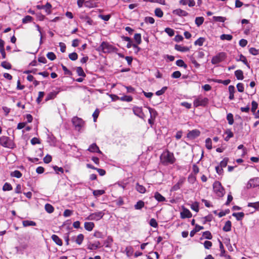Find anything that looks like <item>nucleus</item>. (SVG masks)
Segmentation results:
<instances>
[{
    "label": "nucleus",
    "instance_id": "nucleus-1",
    "mask_svg": "<svg viewBox=\"0 0 259 259\" xmlns=\"http://www.w3.org/2000/svg\"><path fill=\"white\" fill-rule=\"evenodd\" d=\"M161 163L164 165L172 164L176 161V158L173 153L168 150L164 151L160 156Z\"/></svg>",
    "mask_w": 259,
    "mask_h": 259
},
{
    "label": "nucleus",
    "instance_id": "nucleus-2",
    "mask_svg": "<svg viewBox=\"0 0 259 259\" xmlns=\"http://www.w3.org/2000/svg\"><path fill=\"white\" fill-rule=\"evenodd\" d=\"M99 50L102 51L104 53H110L114 52L116 48L107 42L103 41L100 45Z\"/></svg>",
    "mask_w": 259,
    "mask_h": 259
},
{
    "label": "nucleus",
    "instance_id": "nucleus-3",
    "mask_svg": "<svg viewBox=\"0 0 259 259\" xmlns=\"http://www.w3.org/2000/svg\"><path fill=\"white\" fill-rule=\"evenodd\" d=\"M213 189L214 193L219 197H223L225 194V190L222 186L221 183L215 181L213 184Z\"/></svg>",
    "mask_w": 259,
    "mask_h": 259
},
{
    "label": "nucleus",
    "instance_id": "nucleus-4",
    "mask_svg": "<svg viewBox=\"0 0 259 259\" xmlns=\"http://www.w3.org/2000/svg\"><path fill=\"white\" fill-rule=\"evenodd\" d=\"M72 122L76 130L80 131L84 126V121L78 117H73L72 119Z\"/></svg>",
    "mask_w": 259,
    "mask_h": 259
},
{
    "label": "nucleus",
    "instance_id": "nucleus-5",
    "mask_svg": "<svg viewBox=\"0 0 259 259\" xmlns=\"http://www.w3.org/2000/svg\"><path fill=\"white\" fill-rule=\"evenodd\" d=\"M208 102V99L207 98H202L201 97H198L197 99L194 100L193 104L195 107L198 106H205Z\"/></svg>",
    "mask_w": 259,
    "mask_h": 259
},
{
    "label": "nucleus",
    "instance_id": "nucleus-6",
    "mask_svg": "<svg viewBox=\"0 0 259 259\" xmlns=\"http://www.w3.org/2000/svg\"><path fill=\"white\" fill-rule=\"evenodd\" d=\"M104 215V213L102 211L92 213L86 218V220L98 221L101 219Z\"/></svg>",
    "mask_w": 259,
    "mask_h": 259
},
{
    "label": "nucleus",
    "instance_id": "nucleus-7",
    "mask_svg": "<svg viewBox=\"0 0 259 259\" xmlns=\"http://www.w3.org/2000/svg\"><path fill=\"white\" fill-rule=\"evenodd\" d=\"M226 57V54L225 53H220L216 56L212 57L211 59V63L213 64H217L222 61H223Z\"/></svg>",
    "mask_w": 259,
    "mask_h": 259
},
{
    "label": "nucleus",
    "instance_id": "nucleus-8",
    "mask_svg": "<svg viewBox=\"0 0 259 259\" xmlns=\"http://www.w3.org/2000/svg\"><path fill=\"white\" fill-rule=\"evenodd\" d=\"M259 187V178L257 177L250 179L246 185L247 188H253Z\"/></svg>",
    "mask_w": 259,
    "mask_h": 259
},
{
    "label": "nucleus",
    "instance_id": "nucleus-9",
    "mask_svg": "<svg viewBox=\"0 0 259 259\" xmlns=\"http://www.w3.org/2000/svg\"><path fill=\"white\" fill-rule=\"evenodd\" d=\"M0 144L6 148H11V143L10 138L8 137L2 136L0 138Z\"/></svg>",
    "mask_w": 259,
    "mask_h": 259
},
{
    "label": "nucleus",
    "instance_id": "nucleus-10",
    "mask_svg": "<svg viewBox=\"0 0 259 259\" xmlns=\"http://www.w3.org/2000/svg\"><path fill=\"white\" fill-rule=\"evenodd\" d=\"M133 111L134 113L139 117L142 119H144L145 117V114L143 112L142 107L138 106H134L133 108Z\"/></svg>",
    "mask_w": 259,
    "mask_h": 259
},
{
    "label": "nucleus",
    "instance_id": "nucleus-11",
    "mask_svg": "<svg viewBox=\"0 0 259 259\" xmlns=\"http://www.w3.org/2000/svg\"><path fill=\"white\" fill-rule=\"evenodd\" d=\"M255 85V83L254 81H251L249 84L246 83L247 87V92L246 93L248 95H252L255 92V90L254 89V87Z\"/></svg>",
    "mask_w": 259,
    "mask_h": 259
},
{
    "label": "nucleus",
    "instance_id": "nucleus-12",
    "mask_svg": "<svg viewBox=\"0 0 259 259\" xmlns=\"http://www.w3.org/2000/svg\"><path fill=\"white\" fill-rule=\"evenodd\" d=\"M51 8L52 5L49 3H47L45 5H38L37 8L39 10L42 9L45 11L47 14L49 15L51 13Z\"/></svg>",
    "mask_w": 259,
    "mask_h": 259
},
{
    "label": "nucleus",
    "instance_id": "nucleus-13",
    "mask_svg": "<svg viewBox=\"0 0 259 259\" xmlns=\"http://www.w3.org/2000/svg\"><path fill=\"white\" fill-rule=\"evenodd\" d=\"M200 132L198 130H193L187 134V138L190 139H194L200 135Z\"/></svg>",
    "mask_w": 259,
    "mask_h": 259
},
{
    "label": "nucleus",
    "instance_id": "nucleus-14",
    "mask_svg": "<svg viewBox=\"0 0 259 259\" xmlns=\"http://www.w3.org/2000/svg\"><path fill=\"white\" fill-rule=\"evenodd\" d=\"M192 216L191 212L187 208H184L181 212V218L182 219L190 218Z\"/></svg>",
    "mask_w": 259,
    "mask_h": 259
},
{
    "label": "nucleus",
    "instance_id": "nucleus-15",
    "mask_svg": "<svg viewBox=\"0 0 259 259\" xmlns=\"http://www.w3.org/2000/svg\"><path fill=\"white\" fill-rule=\"evenodd\" d=\"M185 181L184 178H181L178 183L176 184L174 186H172L171 188V191H177L178 190L180 189L182 185L183 184L184 182Z\"/></svg>",
    "mask_w": 259,
    "mask_h": 259
},
{
    "label": "nucleus",
    "instance_id": "nucleus-16",
    "mask_svg": "<svg viewBox=\"0 0 259 259\" xmlns=\"http://www.w3.org/2000/svg\"><path fill=\"white\" fill-rule=\"evenodd\" d=\"M179 3L183 6L188 5L190 7H193L195 5L194 0H180Z\"/></svg>",
    "mask_w": 259,
    "mask_h": 259
},
{
    "label": "nucleus",
    "instance_id": "nucleus-17",
    "mask_svg": "<svg viewBox=\"0 0 259 259\" xmlns=\"http://www.w3.org/2000/svg\"><path fill=\"white\" fill-rule=\"evenodd\" d=\"M79 18L84 22H85L87 24L90 25H92L94 24L93 21L91 19V18L87 15H80L79 16Z\"/></svg>",
    "mask_w": 259,
    "mask_h": 259
},
{
    "label": "nucleus",
    "instance_id": "nucleus-18",
    "mask_svg": "<svg viewBox=\"0 0 259 259\" xmlns=\"http://www.w3.org/2000/svg\"><path fill=\"white\" fill-rule=\"evenodd\" d=\"M88 150L91 152H97L98 153L102 154V152L100 150L98 146L96 143H93L91 145Z\"/></svg>",
    "mask_w": 259,
    "mask_h": 259
},
{
    "label": "nucleus",
    "instance_id": "nucleus-19",
    "mask_svg": "<svg viewBox=\"0 0 259 259\" xmlns=\"http://www.w3.org/2000/svg\"><path fill=\"white\" fill-rule=\"evenodd\" d=\"M172 13L180 17L187 16L188 15V13L180 9L174 10Z\"/></svg>",
    "mask_w": 259,
    "mask_h": 259
},
{
    "label": "nucleus",
    "instance_id": "nucleus-20",
    "mask_svg": "<svg viewBox=\"0 0 259 259\" xmlns=\"http://www.w3.org/2000/svg\"><path fill=\"white\" fill-rule=\"evenodd\" d=\"M175 49L177 51L182 52H186L189 51V48L188 47L182 46L179 45H176L175 46Z\"/></svg>",
    "mask_w": 259,
    "mask_h": 259
},
{
    "label": "nucleus",
    "instance_id": "nucleus-21",
    "mask_svg": "<svg viewBox=\"0 0 259 259\" xmlns=\"http://www.w3.org/2000/svg\"><path fill=\"white\" fill-rule=\"evenodd\" d=\"M51 238L57 245H62V241L57 235L54 234L51 236Z\"/></svg>",
    "mask_w": 259,
    "mask_h": 259
},
{
    "label": "nucleus",
    "instance_id": "nucleus-22",
    "mask_svg": "<svg viewBox=\"0 0 259 259\" xmlns=\"http://www.w3.org/2000/svg\"><path fill=\"white\" fill-rule=\"evenodd\" d=\"M248 207H251L253 208V210L249 212V213L254 212L256 209L259 208V201L254 203H249L248 204Z\"/></svg>",
    "mask_w": 259,
    "mask_h": 259
},
{
    "label": "nucleus",
    "instance_id": "nucleus-23",
    "mask_svg": "<svg viewBox=\"0 0 259 259\" xmlns=\"http://www.w3.org/2000/svg\"><path fill=\"white\" fill-rule=\"evenodd\" d=\"M154 197L158 202H163L166 200L165 198L158 192L155 193Z\"/></svg>",
    "mask_w": 259,
    "mask_h": 259
},
{
    "label": "nucleus",
    "instance_id": "nucleus-24",
    "mask_svg": "<svg viewBox=\"0 0 259 259\" xmlns=\"http://www.w3.org/2000/svg\"><path fill=\"white\" fill-rule=\"evenodd\" d=\"M95 225L93 222H85L84 223V228L85 230L89 231H91L94 227Z\"/></svg>",
    "mask_w": 259,
    "mask_h": 259
},
{
    "label": "nucleus",
    "instance_id": "nucleus-25",
    "mask_svg": "<svg viewBox=\"0 0 259 259\" xmlns=\"http://www.w3.org/2000/svg\"><path fill=\"white\" fill-rule=\"evenodd\" d=\"M112 242V238L111 236H108L104 241V244L106 247L110 248L111 247Z\"/></svg>",
    "mask_w": 259,
    "mask_h": 259
},
{
    "label": "nucleus",
    "instance_id": "nucleus-26",
    "mask_svg": "<svg viewBox=\"0 0 259 259\" xmlns=\"http://www.w3.org/2000/svg\"><path fill=\"white\" fill-rule=\"evenodd\" d=\"M116 97L118 99L122 101L130 102L133 100V97L130 96L124 95L120 98L118 97V96H116Z\"/></svg>",
    "mask_w": 259,
    "mask_h": 259
},
{
    "label": "nucleus",
    "instance_id": "nucleus-27",
    "mask_svg": "<svg viewBox=\"0 0 259 259\" xmlns=\"http://www.w3.org/2000/svg\"><path fill=\"white\" fill-rule=\"evenodd\" d=\"M84 239V235L82 234H79L76 237L75 240L77 244L80 245L82 244Z\"/></svg>",
    "mask_w": 259,
    "mask_h": 259
},
{
    "label": "nucleus",
    "instance_id": "nucleus-28",
    "mask_svg": "<svg viewBox=\"0 0 259 259\" xmlns=\"http://www.w3.org/2000/svg\"><path fill=\"white\" fill-rule=\"evenodd\" d=\"M22 224L25 227L28 226H35L36 225L35 222L28 220L23 221Z\"/></svg>",
    "mask_w": 259,
    "mask_h": 259
},
{
    "label": "nucleus",
    "instance_id": "nucleus-29",
    "mask_svg": "<svg viewBox=\"0 0 259 259\" xmlns=\"http://www.w3.org/2000/svg\"><path fill=\"white\" fill-rule=\"evenodd\" d=\"M45 210L49 213H51L53 212L54 211V207L51 204H50L49 203L46 204V205L45 206Z\"/></svg>",
    "mask_w": 259,
    "mask_h": 259
},
{
    "label": "nucleus",
    "instance_id": "nucleus-30",
    "mask_svg": "<svg viewBox=\"0 0 259 259\" xmlns=\"http://www.w3.org/2000/svg\"><path fill=\"white\" fill-rule=\"evenodd\" d=\"M147 108H148L150 114V117L155 119L157 115V111L154 109H153L150 107H147Z\"/></svg>",
    "mask_w": 259,
    "mask_h": 259
},
{
    "label": "nucleus",
    "instance_id": "nucleus-31",
    "mask_svg": "<svg viewBox=\"0 0 259 259\" xmlns=\"http://www.w3.org/2000/svg\"><path fill=\"white\" fill-rule=\"evenodd\" d=\"M76 71L78 76L83 77L86 76L85 73L84 72L83 70L81 67H77L76 68Z\"/></svg>",
    "mask_w": 259,
    "mask_h": 259
},
{
    "label": "nucleus",
    "instance_id": "nucleus-32",
    "mask_svg": "<svg viewBox=\"0 0 259 259\" xmlns=\"http://www.w3.org/2000/svg\"><path fill=\"white\" fill-rule=\"evenodd\" d=\"M204 19L203 17H198L195 18V22L197 26H200L201 25L203 22Z\"/></svg>",
    "mask_w": 259,
    "mask_h": 259
},
{
    "label": "nucleus",
    "instance_id": "nucleus-33",
    "mask_svg": "<svg viewBox=\"0 0 259 259\" xmlns=\"http://www.w3.org/2000/svg\"><path fill=\"white\" fill-rule=\"evenodd\" d=\"M137 190L141 193H144L146 192V188L142 185H140L139 183L136 184Z\"/></svg>",
    "mask_w": 259,
    "mask_h": 259
},
{
    "label": "nucleus",
    "instance_id": "nucleus-34",
    "mask_svg": "<svg viewBox=\"0 0 259 259\" xmlns=\"http://www.w3.org/2000/svg\"><path fill=\"white\" fill-rule=\"evenodd\" d=\"M100 244L99 242H97L95 243H91L88 245V248L90 250L96 249L99 247Z\"/></svg>",
    "mask_w": 259,
    "mask_h": 259
},
{
    "label": "nucleus",
    "instance_id": "nucleus-35",
    "mask_svg": "<svg viewBox=\"0 0 259 259\" xmlns=\"http://www.w3.org/2000/svg\"><path fill=\"white\" fill-rule=\"evenodd\" d=\"M231 228V223L230 221H228L226 222L225 226H224L223 230L225 232L230 231Z\"/></svg>",
    "mask_w": 259,
    "mask_h": 259
},
{
    "label": "nucleus",
    "instance_id": "nucleus-36",
    "mask_svg": "<svg viewBox=\"0 0 259 259\" xmlns=\"http://www.w3.org/2000/svg\"><path fill=\"white\" fill-rule=\"evenodd\" d=\"M144 206V202L140 200L137 202V203L135 205V208L136 209H141Z\"/></svg>",
    "mask_w": 259,
    "mask_h": 259
},
{
    "label": "nucleus",
    "instance_id": "nucleus-37",
    "mask_svg": "<svg viewBox=\"0 0 259 259\" xmlns=\"http://www.w3.org/2000/svg\"><path fill=\"white\" fill-rule=\"evenodd\" d=\"M75 232L74 230H71L68 233H66L64 235V239L66 242V244L68 245L69 244V235L72 232Z\"/></svg>",
    "mask_w": 259,
    "mask_h": 259
},
{
    "label": "nucleus",
    "instance_id": "nucleus-38",
    "mask_svg": "<svg viewBox=\"0 0 259 259\" xmlns=\"http://www.w3.org/2000/svg\"><path fill=\"white\" fill-rule=\"evenodd\" d=\"M205 146L209 150L212 149V142L210 138H208L205 140Z\"/></svg>",
    "mask_w": 259,
    "mask_h": 259
},
{
    "label": "nucleus",
    "instance_id": "nucleus-39",
    "mask_svg": "<svg viewBox=\"0 0 259 259\" xmlns=\"http://www.w3.org/2000/svg\"><path fill=\"white\" fill-rule=\"evenodd\" d=\"M105 191L103 190H94L93 192V195L95 197H99L105 193Z\"/></svg>",
    "mask_w": 259,
    "mask_h": 259
},
{
    "label": "nucleus",
    "instance_id": "nucleus-40",
    "mask_svg": "<svg viewBox=\"0 0 259 259\" xmlns=\"http://www.w3.org/2000/svg\"><path fill=\"white\" fill-rule=\"evenodd\" d=\"M154 13L155 15L159 18H161L163 15V13L160 8L155 9Z\"/></svg>",
    "mask_w": 259,
    "mask_h": 259
},
{
    "label": "nucleus",
    "instance_id": "nucleus-41",
    "mask_svg": "<svg viewBox=\"0 0 259 259\" xmlns=\"http://www.w3.org/2000/svg\"><path fill=\"white\" fill-rule=\"evenodd\" d=\"M12 186L8 183H5L3 187V190L4 191H10L12 190Z\"/></svg>",
    "mask_w": 259,
    "mask_h": 259
},
{
    "label": "nucleus",
    "instance_id": "nucleus-42",
    "mask_svg": "<svg viewBox=\"0 0 259 259\" xmlns=\"http://www.w3.org/2000/svg\"><path fill=\"white\" fill-rule=\"evenodd\" d=\"M205 41V39L203 37H199L197 39L195 42V45H198L199 46H202L203 44V42Z\"/></svg>",
    "mask_w": 259,
    "mask_h": 259
},
{
    "label": "nucleus",
    "instance_id": "nucleus-43",
    "mask_svg": "<svg viewBox=\"0 0 259 259\" xmlns=\"http://www.w3.org/2000/svg\"><path fill=\"white\" fill-rule=\"evenodd\" d=\"M125 251L127 256H131L132 255L133 253V248L132 246L126 247L125 249Z\"/></svg>",
    "mask_w": 259,
    "mask_h": 259
},
{
    "label": "nucleus",
    "instance_id": "nucleus-44",
    "mask_svg": "<svg viewBox=\"0 0 259 259\" xmlns=\"http://www.w3.org/2000/svg\"><path fill=\"white\" fill-rule=\"evenodd\" d=\"M235 74L236 78L238 79H243V72L241 70H236L235 72Z\"/></svg>",
    "mask_w": 259,
    "mask_h": 259
},
{
    "label": "nucleus",
    "instance_id": "nucleus-45",
    "mask_svg": "<svg viewBox=\"0 0 259 259\" xmlns=\"http://www.w3.org/2000/svg\"><path fill=\"white\" fill-rule=\"evenodd\" d=\"M33 18L29 15L26 16L24 17L22 19V23H27L29 22H30L32 21Z\"/></svg>",
    "mask_w": 259,
    "mask_h": 259
},
{
    "label": "nucleus",
    "instance_id": "nucleus-46",
    "mask_svg": "<svg viewBox=\"0 0 259 259\" xmlns=\"http://www.w3.org/2000/svg\"><path fill=\"white\" fill-rule=\"evenodd\" d=\"M11 176L12 177H16L17 178H20L22 176V174L20 171L16 170L11 174Z\"/></svg>",
    "mask_w": 259,
    "mask_h": 259
},
{
    "label": "nucleus",
    "instance_id": "nucleus-47",
    "mask_svg": "<svg viewBox=\"0 0 259 259\" xmlns=\"http://www.w3.org/2000/svg\"><path fill=\"white\" fill-rule=\"evenodd\" d=\"M134 39L138 45L141 43V35L140 33H136L134 35Z\"/></svg>",
    "mask_w": 259,
    "mask_h": 259
},
{
    "label": "nucleus",
    "instance_id": "nucleus-48",
    "mask_svg": "<svg viewBox=\"0 0 259 259\" xmlns=\"http://www.w3.org/2000/svg\"><path fill=\"white\" fill-rule=\"evenodd\" d=\"M176 65L180 67H183L185 69L187 67V65L184 63L183 60L181 59L178 60L176 61Z\"/></svg>",
    "mask_w": 259,
    "mask_h": 259
},
{
    "label": "nucleus",
    "instance_id": "nucleus-49",
    "mask_svg": "<svg viewBox=\"0 0 259 259\" xmlns=\"http://www.w3.org/2000/svg\"><path fill=\"white\" fill-rule=\"evenodd\" d=\"M232 215L235 217L238 221H240L243 219V212L233 213Z\"/></svg>",
    "mask_w": 259,
    "mask_h": 259
},
{
    "label": "nucleus",
    "instance_id": "nucleus-50",
    "mask_svg": "<svg viewBox=\"0 0 259 259\" xmlns=\"http://www.w3.org/2000/svg\"><path fill=\"white\" fill-rule=\"evenodd\" d=\"M145 22L146 23H149L151 24H153L155 22V20L153 17H146L145 18Z\"/></svg>",
    "mask_w": 259,
    "mask_h": 259
},
{
    "label": "nucleus",
    "instance_id": "nucleus-51",
    "mask_svg": "<svg viewBox=\"0 0 259 259\" xmlns=\"http://www.w3.org/2000/svg\"><path fill=\"white\" fill-rule=\"evenodd\" d=\"M227 119L228 121V123L229 124L231 125L234 122V119H233V115L231 113H229L227 115Z\"/></svg>",
    "mask_w": 259,
    "mask_h": 259
},
{
    "label": "nucleus",
    "instance_id": "nucleus-52",
    "mask_svg": "<svg viewBox=\"0 0 259 259\" xmlns=\"http://www.w3.org/2000/svg\"><path fill=\"white\" fill-rule=\"evenodd\" d=\"M202 237L205 239H211L212 238V235L209 231H205L203 232Z\"/></svg>",
    "mask_w": 259,
    "mask_h": 259
},
{
    "label": "nucleus",
    "instance_id": "nucleus-53",
    "mask_svg": "<svg viewBox=\"0 0 259 259\" xmlns=\"http://www.w3.org/2000/svg\"><path fill=\"white\" fill-rule=\"evenodd\" d=\"M165 32L167 33L169 36H172L175 34V31L171 28H166L165 29Z\"/></svg>",
    "mask_w": 259,
    "mask_h": 259
},
{
    "label": "nucleus",
    "instance_id": "nucleus-54",
    "mask_svg": "<svg viewBox=\"0 0 259 259\" xmlns=\"http://www.w3.org/2000/svg\"><path fill=\"white\" fill-rule=\"evenodd\" d=\"M220 38L222 40H230L232 38V36L230 34H222L221 35Z\"/></svg>",
    "mask_w": 259,
    "mask_h": 259
},
{
    "label": "nucleus",
    "instance_id": "nucleus-55",
    "mask_svg": "<svg viewBox=\"0 0 259 259\" xmlns=\"http://www.w3.org/2000/svg\"><path fill=\"white\" fill-rule=\"evenodd\" d=\"M213 20L217 22H224L226 20V18L221 16H213Z\"/></svg>",
    "mask_w": 259,
    "mask_h": 259
},
{
    "label": "nucleus",
    "instance_id": "nucleus-56",
    "mask_svg": "<svg viewBox=\"0 0 259 259\" xmlns=\"http://www.w3.org/2000/svg\"><path fill=\"white\" fill-rule=\"evenodd\" d=\"M68 56L69 59L72 61H75L78 58V55L75 52L70 53Z\"/></svg>",
    "mask_w": 259,
    "mask_h": 259
},
{
    "label": "nucleus",
    "instance_id": "nucleus-57",
    "mask_svg": "<svg viewBox=\"0 0 259 259\" xmlns=\"http://www.w3.org/2000/svg\"><path fill=\"white\" fill-rule=\"evenodd\" d=\"M191 208L196 212L199 211V204L198 202H195L191 205Z\"/></svg>",
    "mask_w": 259,
    "mask_h": 259
},
{
    "label": "nucleus",
    "instance_id": "nucleus-58",
    "mask_svg": "<svg viewBox=\"0 0 259 259\" xmlns=\"http://www.w3.org/2000/svg\"><path fill=\"white\" fill-rule=\"evenodd\" d=\"M228 162V158H225L222 161H221L219 166L223 168L224 167H226Z\"/></svg>",
    "mask_w": 259,
    "mask_h": 259
},
{
    "label": "nucleus",
    "instance_id": "nucleus-59",
    "mask_svg": "<svg viewBox=\"0 0 259 259\" xmlns=\"http://www.w3.org/2000/svg\"><path fill=\"white\" fill-rule=\"evenodd\" d=\"M1 66L5 69H10L11 68V65L10 63L6 61L2 62Z\"/></svg>",
    "mask_w": 259,
    "mask_h": 259
},
{
    "label": "nucleus",
    "instance_id": "nucleus-60",
    "mask_svg": "<svg viewBox=\"0 0 259 259\" xmlns=\"http://www.w3.org/2000/svg\"><path fill=\"white\" fill-rule=\"evenodd\" d=\"M27 247V245L26 244H21L19 247H16V249L17 252L22 251L23 250L25 249Z\"/></svg>",
    "mask_w": 259,
    "mask_h": 259
},
{
    "label": "nucleus",
    "instance_id": "nucleus-61",
    "mask_svg": "<svg viewBox=\"0 0 259 259\" xmlns=\"http://www.w3.org/2000/svg\"><path fill=\"white\" fill-rule=\"evenodd\" d=\"M47 57L52 61L54 60L56 58L55 54L53 52H49L47 54Z\"/></svg>",
    "mask_w": 259,
    "mask_h": 259
},
{
    "label": "nucleus",
    "instance_id": "nucleus-62",
    "mask_svg": "<svg viewBox=\"0 0 259 259\" xmlns=\"http://www.w3.org/2000/svg\"><path fill=\"white\" fill-rule=\"evenodd\" d=\"M61 66H62V69L64 71V74L65 75H72V72L69 70H68L65 66H64L63 64H62Z\"/></svg>",
    "mask_w": 259,
    "mask_h": 259
},
{
    "label": "nucleus",
    "instance_id": "nucleus-63",
    "mask_svg": "<svg viewBox=\"0 0 259 259\" xmlns=\"http://www.w3.org/2000/svg\"><path fill=\"white\" fill-rule=\"evenodd\" d=\"M171 76L173 78H179L181 76V73L179 71H176L172 73Z\"/></svg>",
    "mask_w": 259,
    "mask_h": 259
},
{
    "label": "nucleus",
    "instance_id": "nucleus-64",
    "mask_svg": "<svg viewBox=\"0 0 259 259\" xmlns=\"http://www.w3.org/2000/svg\"><path fill=\"white\" fill-rule=\"evenodd\" d=\"M149 224L151 227L156 228L158 226V224L155 219H151L150 220Z\"/></svg>",
    "mask_w": 259,
    "mask_h": 259
}]
</instances>
